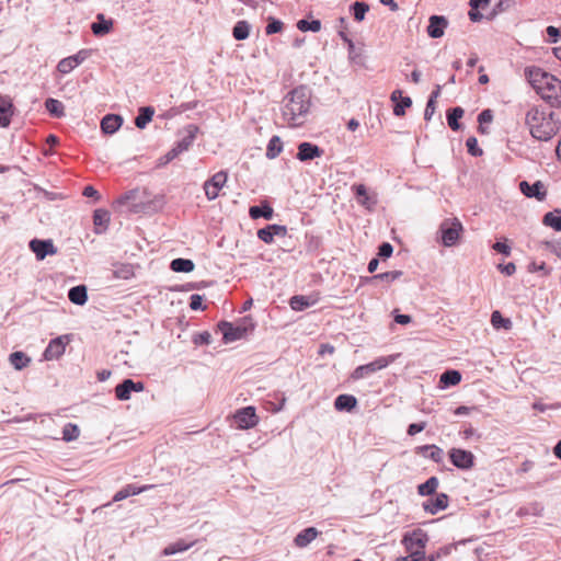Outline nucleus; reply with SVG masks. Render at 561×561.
<instances>
[{"instance_id": "nucleus-21", "label": "nucleus", "mask_w": 561, "mask_h": 561, "mask_svg": "<svg viewBox=\"0 0 561 561\" xmlns=\"http://www.w3.org/2000/svg\"><path fill=\"white\" fill-rule=\"evenodd\" d=\"M84 53L79 51L73 56H69L67 58L61 59L57 65V69L60 73L67 75L70 71H72L76 67H78L84 60Z\"/></svg>"}, {"instance_id": "nucleus-44", "label": "nucleus", "mask_w": 561, "mask_h": 561, "mask_svg": "<svg viewBox=\"0 0 561 561\" xmlns=\"http://www.w3.org/2000/svg\"><path fill=\"white\" fill-rule=\"evenodd\" d=\"M529 82L535 88V83H541L542 76H551L548 72L542 71L540 68H528L526 70Z\"/></svg>"}, {"instance_id": "nucleus-49", "label": "nucleus", "mask_w": 561, "mask_h": 561, "mask_svg": "<svg viewBox=\"0 0 561 561\" xmlns=\"http://www.w3.org/2000/svg\"><path fill=\"white\" fill-rule=\"evenodd\" d=\"M195 264L192 260L178 257V273H191Z\"/></svg>"}, {"instance_id": "nucleus-50", "label": "nucleus", "mask_w": 561, "mask_h": 561, "mask_svg": "<svg viewBox=\"0 0 561 561\" xmlns=\"http://www.w3.org/2000/svg\"><path fill=\"white\" fill-rule=\"evenodd\" d=\"M192 341L195 345H208L211 341V335L207 331L195 333Z\"/></svg>"}, {"instance_id": "nucleus-55", "label": "nucleus", "mask_w": 561, "mask_h": 561, "mask_svg": "<svg viewBox=\"0 0 561 561\" xmlns=\"http://www.w3.org/2000/svg\"><path fill=\"white\" fill-rule=\"evenodd\" d=\"M546 248L561 260V240L545 242Z\"/></svg>"}, {"instance_id": "nucleus-29", "label": "nucleus", "mask_w": 561, "mask_h": 561, "mask_svg": "<svg viewBox=\"0 0 561 561\" xmlns=\"http://www.w3.org/2000/svg\"><path fill=\"white\" fill-rule=\"evenodd\" d=\"M68 298L76 305H83L88 299L87 288L83 285L72 287L68 293Z\"/></svg>"}, {"instance_id": "nucleus-63", "label": "nucleus", "mask_w": 561, "mask_h": 561, "mask_svg": "<svg viewBox=\"0 0 561 561\" xmlns=\"http://www.w3.org/2000/svg\"><path fill=\"white\" fill-rule=\"evenodd\" d=\"M499 268L503 274H505L507 276H511L516 272V265L513 262H510L505 265L500 264Z\"/></svg>"}, {"instance_id": "nucleus-40", "label": "nucleus", "mask_w": 561, "mask_h": 561, "mask_svg": "<svg viewBox=\"0 0 561 561\" xmlns=\"http://www.w3.org/2000/svg\"><path fill=\"white\" fill-rule=\"evenodd\" d=\"M46 110L55 117H61L65 115L64 104L56 99H47L45 102Z\"/></svg>"}, {"instance_id": "nucleus-45", "label": "nucleus", "mask_w": 561, "mask_h": 561, "mask_svg": "<svg viewBox=\"0 0 561 561\" xmlns=\"http://www.w3.org/2000/svg\"><path fill=\"white\" fill-rule=\"evenodd\" d=\"M401 275H402L401 271H390V272H385V273H380V274L374 275V276H371V277H369L367 279L370 280V282L380 279V280H386L388 283H391V282L400 278Z\"/></svg>"}, {"instance_id": "nucleus-58", "label": "nucleus", "mask_w": 561, "mask_h": 561, "mask_svg": "<svg viewBox=\"0 0 561 561\" xmlns=\"http://www.w3.org/2000/svg\"><path fill=\"white\" fill-rule=\"evenodd\" d=\"M492 121L493 112L490 108L483 110L478 116V122L480 125L489 124Z\"/></svg>"}, {"instance_id": "nucleus-38", "label": "nucleus", "mask_w": 561, "mask_h": 561, "mask_svg": "<svg viewBox=\"0 0 561 561\" xmlns=\"http://www.w3.org/2000/svg\"><path fill=\"white\" fill-rule=\"evenodd\" d=\"M154 111L150 106L141 107L139 114L135 119V124L138 128H145L146 125L152 119Z\"/></svg>"}, {"instance_id": "nucleus-5", "label": "nucleus", "mask_w": 561, "mask_h": 561, "mask_svg": "<svg viewBox=\"0 0 561 561\" xmlns=\"http://www.w3.org/2000/svg\"><path fill=\"white\" fill-rule=\"evenodd\" d=\"M541 83H535L537 93L553 107H561V80L554 76H542Z\"/></svg>"}, {"instance_id": "nucleus-12", "label": "nucleus", "mask_w": 561, "mask_h": 561, "mask_svg": "<svg viewBox=\"0 0 561 561\" xmlns=\"http://www.w3.org/2000/svg\"><path fill=\"white\" fill-rule=\"evenodd\" d=\"M68 342V335L58 336L51 340L44 352L45 359H58L65 353Z\"/></svg>"}, {"instance_id": "nucleus-35", "label": "nucleus", "mask_w": 561, "mask_h": 561, "mask_svg": "<svg viewBox=\"0 0 561 561\" xmlns=\"http://www.w3.org/2000/svg\"><path fill=\"white\" fill-rule=\"evenodd\" d=\"M313 304V300H310L308 297L300 295L293 296L289 300V306L295 311H302Z\"/></svg>"}, {"instance_id": "nucleus-8", "label": "nucleus", "mask_w": 561, "mask_h": 561, "mask_svg": "<svg viewBox=\"0 0 561 561\" xmlns=\"http://www.w3.org/2000/svg\"><path fill=\"white\" fill-rule=\"evenodd\" d=\"M233 420L238 428L249 430L254 427L259 423V417L253 407H245L239 409L233 414Z\"/></svg>"}, {"instance_id": "nucleus-37", "label": "nucleus", "mask_w": 561, "mask_h": 561, "mask_svg": "<svg viewBox=\"0 0 561 561\" xmlns=\"http://www.w3.org/2000/svg\"><path fill=\"white\" fill-rule=\"evenodd\" d=\"M463 110L459 106L453 107L447 113V122L448 126L453 130H458L460 128L459 119L463 116Z\"/></svg>"}, {"instance_id": "nucleus-10", "label": "nucleus", "mask_w": 561, "mask_h": 561, "mask_svg": "<svg viewBox=\"0 0 561 561\" xmlns=\"http://www.w3.org/2000/svg\"><path fill=\"white\" fill-rule=\"evenodd\" d=\"M227 173L219 171L204 183V191L209 201L219 196V192L227 183Z\"/></svg>"}, {"instance_id": "nucleus-62", "label": "nucleus", "mask_w": 561, "mask_h": 561, "mask_svg": "<svg viewBox=\"0 0 561 561\" xmlns=\"http://www.w3.org/2000/svg\"><path fill=\"white\" fill-rule=\"evenodd\" d=\"M175 158V149H171L164 157L160 158L157 167H163Z\"/></svg>"}, {"instance_id": "nucleus-6", "label": "nucleus", "mask_w": 561, "mask_h": 561, "mask_svg": "<svg viewBox=\"0 0 561 561\" xmlns=\"http://www.w3.org/2000/svg\"><path fill=\"white\" fill-rule=\"evenodd\" d=\"M463 230V227L459 219L457 218H448L442 221L439 226L440 241L447 247H454Z\"/></svg>"}, {"instance_id": "nucleus-36", "label": "nucleus", "mask_w": 561, "mask_h": 561, "mask_svg": "<svg viewBox=\"0 0 561 561\" xmlns=\"http://www.w3.org/2000/svg\"><path fill=\"white\" fill-rule=\"evenodd\" d=\"M98 18H99L100 22L93 23L91 28H92V32L94 33V35L103 36L112 30L113 22L111 20H104L103 15H101V14Z\"/></svg>"}, {"instance_id": "nucleus-28", "label": "nucleus", "mask_w": 561, "mask_h": 561, "mask_svg": "<svg viewBox=\"0 0 561 561\" xmlns=\"http://www.w3.org/2000/svg\"><path fill=\"white\" fill-rule=\"evenodd\" d=\"M9 362L16 370H22L30 365L31 357L25 353L18 351L10 354Z\"/></svg>"}, {"instance_id": "nucleus-60", "label": "nucleus", "mask_w": 561, "mask_h": 561, "mask_svg": "<svg viewBox=\"0 0 561 561\" xmlns=\"http://www.w3.org/2000/svg\"><path fill=\"white\" fill-rule=\"evenodd\" d=\"M115 275H116L117 277H122V278L127 279V278L131 277V276L134 275V273H133V271H131V267H130V266H128V265H124V266H122V267H119V268H117V270L115 271Z\"/></svg>"}, {"instance_id": "nucleus-34", "label": "nucleus", "mask_w": 561, "mask_h": 561, "mask_svg": "<svg viewBox=\"0 0 561 561\" xmlns=\"http://www.w3.org/2000/svg\"><path fill=\"white\" fill-rule=\"evenodd\" d=\"M439 481L436 477H431L424 483L417 486V492L422 496L432 495L436 492Z\"/></svg>"}, {"instance_id": "nucleus-24", "label": "nucleus", "mask_w": 561, "mask_h": 561, "mask_svg": "<svg viewBox=\"0 0 561 561\" xmlns=\"http://www.w3.org/2000/svg\"><path fill=\"white\" fill-rule=\"evenodd\" d=\"M319 531L314 527H308L304 530H301L296 537H295V545L299 548L307 547L311 541H313Z\"/></svg>"}, {"instance_id": "nucleus-41", "label": "nucleus", "mask_w": 561, "mask_h": 561, "mask_svg": "<svg viewBox=\"0 0 561 561\" xmlns=\"http://www.w3.org/2000/svg\"><path fill=\"white\" fill-rule=\"evenodd\" d=\"M80 436V428L77 424L67 423L62 428V439L65 442H72Z\"/></svg>"}, {"instance_id": "nucleus-16", "label": "nucleus", "mask_w": 561, "mask_h": 561, "mask_svg": "<svg viewBox=\"0 0 561 561\" xmlns=\"http://www.w3.org/2000/svg\"><path fill=\"white\" fill-rule=\"evenodd\" d=\"M323 154V150L314 144L304 141L298 145L297 159L309 161Z\"/></svg>"}, {"instance_id": "nucleus-26", "label": "nucleus", "mask_w": 561, "mask_h": 561, "mask_svg": "<svg viewBox=\"0 0 561 561\" xmlns=\"http://www.w3.org/2000/svg\"><path fill=\"white\" fill-rule=\"evenodd\" d=\"M425 451H430L428 458L436 463H440L444 459V451L436 445H423L416 448V454L425 455Z\"/></svg>"}, {"instance_id": "nucleus-17", "label": "nucleus", "mask_w": 561, "mask_h": 561, "mask_svg": "<svg viewBox=\"0 0 561 561\" xmlns=\"http://www.w3.org/2000/svg\"><path fill=\"white\" fill-rule=\"evenodd\" d=\"M198 133V127L194 124H188L185 128L180 131L181 139L178 140V154L186 151L190 146L193 144L196 135Z\"/></svg>"}, {"instance_id": "nucleus-56", "label": "nucleus", "mask_w": 561, "mask_h": 561, "mask_svg": "<svg viewBox=\"0 0 561 561\" xmlns=\"http://www.w3.org/2000/svg\"><path fill=\"white\" fill-rule=\"evenodd\" d=\"M393 252V247L389 242H382L378 248V255L382 259L390 257Z\"/></svg>"}, {"instance_id": "nucleus-31", "label": "nucleus", "mask_w": 561, "mask_h": 561, "mask_svg": "<svg viewBox=\"0 0 561 561\" xmlns=\"http://www.w3.org/2000/svg\"><path fill=\"white\" fill-rule=\"evenodd\" d=\"M542 222L546 226L553 228L556 231H561V210L554 209L547 213L543 216Z\"/></svg>"}, {"instance_id": "nucleus-32", "label": "nucleus", "mask_w": 561, "mask_h": 561, "mask_svg": "<svg viewBox=\"0 0 561 561\" xmlns=\"http://www.w3.org/2000/svg\"><path fill=\"white\" fill-rule=\"evenodd\" d=\"M461 375L458 370H446L440 375L439 382L444 387L456 386L460 382Z\"/></svg>"}, {"instance_id": "nucleus-23", "label": "nucleus", "mask_w": 561, "mask_h": 561, "mask_svg": "<svg viewBox=\"0 0 561 561\" xmlns=\"http://www.w3.org/2000/svg\"><path fill=\"white\" fill-rule=\"evenodd\" d=\"M123 124V118L118 115L108 114L101 122V129L105 134H114Z\"/></svg>"}, {"instance_id": "nucleus-15", "label": "nucleus", "mask_w": 561, "mask_h": 561, "mask_svg": "<svg viewBox=\"0 0 561 561\" xmlns=\"http://www.w3.org/2000/svg\"><path fill=\"white\" fill-rule=\"evenodd\" d=\"M287 234V228L282 225H268L257 231V238L264 243L271 244L274 242V237H285Z\"/></svg>"}, {"instance_id": "nucleus-11", "label": "nucleus", "mask_w": 561, "mask_h": 561, "mask_svg": "<svg viewBox=\"0 0 561 561\" xmlns=\"http://www.w3.org/2000/svg\"><path fill=\"white\" fill-rule=\"evenodd\" d=\"M28 247L38 261H43L47 255L57 254V248L55 247L51 239H33L30 241Z\"/></svg>"}, {"instance_id": "nucleus-53", "label": "nucleus", "mask_w": 561, "mask_h": 561, "mask_svg": "<svg viewBox=\"0 0 561 561\" xmlns=\"http://www.w3.org/2000/svg\"><path fill=\"white\" fill-rule=\"evenodd\" d=\"M283 28V23L279 20L271 19L268 24L266 25L265 32L266 34H275L280 32Z\"/></svg>"}, {"instance_id": "nucleus-27", "label": "nucleus", "mask_w": 561, "mask_h": 561, "mask_svg": "<svg viewBox=\"0 0 561 561\" xmlns=\"http://www.w3.org/2000/svg\"><path fill=\"white\" fill-rule=\"evenodd\" d=\"M249 215L252 219L265 218L271 220L274 215L273 208L268 204H262L260 206H252L249 209Z\"/></svg>"}, {"instance_id": "nucleus-48", "label": "nucleus", "mask_w": 561, "mask_h": 561, "mask_svg": "<svg viewBox=\"0 0 561 561\" xmlns=\"http://www.w3.org/2000/svg\"><path fill=\"white\" fill-rule=\"evenodd\" d=\"M468 152L473 157H480L483 154V150L478 146L476 137H469L466 141Z\"/></svg>"}, {"instance_id": "nucleus-51", "label": "nucleus", "mask_w": 561, "mask_h": 561, "mask_svg": "<svg viewBox=\"0 0 561 561\" xmlns=\"http://www.w3.org/2000/svg\"><path fill=\"white\" fill-rule=\"evenodd\" d=\"M0 113L1 114H13V104L10 98L0 95Z\"/></svg>"}, {"instance_id": "nucleus-52", "label": "nucleus", "mask_w": 561, "mask_h": 561, "mask_svg": "<svg viewBox=\"0 0 561 561\" xmlns=\"http://www.w3.org/2000/svg\"><path fill=\"white\" fill-rule=\"evenodd\" d=\"M533 408L535 410H537L538 412H540V413H545L548 410H558V409H560L561 408V402H556V403H552V404H546V403H542L541 401H536L533 404Z\"/></svg>"}, {"instance_id": "nucleus-33", "label": "nucleus", "mask_w": 561, "mask_h": 561, "mask_svg": "<svg viewBox=\"0 0 561 561\" xmlns=\"http://www.w3.org/2000/svg\"><path fill=\"white\" fill-rule=\"evenodd\" d=\"M283 150V142L278 136H273L266 147L265 156L268 159H275Z\"/></svg>"}, {"instance_id": "nucleus-39", "label": "nucleus", "mask_w": 561, "mask_h": 561, "mask_svg": "<svg viewBox=\"0 0 561 561\" xmlns=\"http://www.w3.org/2000/svg\"><path fill=\"white\" fill-rule=\"evenodd\" d=\"M250 24L247 21H238L232 30V35L237 41H243L249 37Z\"/></svg>"}, {"instance_id": "nucleus-46", "label": "nucleus", "mask_w": 561, "mask_h": 561, "mask_svg": "<svg viewBox=\"0 0 561 561\" xmlns=\"http://www.w3.org/2000/svg\"><path fill=\"white\" fill-rule=\"evenodd\" d=\"M352 9H353V14H354V19L357 21V22H360L365 19V15L366 13L368 12L369 10V7L367 3L365 2H359V1H356L353 5H352Z\"/></svg>"}, {"instance_id": "nucleus-4", "label": "nucleus", "mask_w": 561, "mask_h": 561, "mask_svg": "<svg viewBox=\"0 0 561 561\" xmlns=\"http://www.w3.org/2000/svg\"><path fill=\"white\" fill-rule=\"evenodd\" d=\"M254 327L255 323L250 316L242 318L237 324L228 321L218 323V328L226 343L243 339L249 332L254 330Z\"/></svg>"}, {"instance_id": "nucleus-18", "label": "nucleus", "mask_w": 561, "mask_h": 561, "mask_svg": "<svg viewBox=\"0 0 561 561\" xmlns=\"http://www.w3.org/2000/svg\"><path fill=\"white\" fill-rule=\"evenodd\" d=\"M519 188L525 196L535 197L538 201H543L547 194L545 186L540 181H537L534 184H529L527 181H522L519 183Z\"/></svg>"}, {"instance_id": "nucleus-19", "label": "nucleus", "mask_w": 561, "mask_h": 561, "mask_svg": "<svg viewBox=\"0 0 561 561\" xmlns=\"http://www.w3.org/2000/svg\"><path fill=\"white\" fill-rule=\"evenodd\" d=\"M448 506V496L445 493H438L434 499H428L423 503V508L425 512L435 515L438 512L447 508Z\"/></svg>"}, {"instance_id": "nucleus-22", "label": "nucleus", "mask_w": 561, "mask_h": 561, "mask_svg": "<svg viewBox=\"0 0 561 561\" xmlns=\"http://www.w3.org/2000/svg\"><path fill=\"white\" fill-rule=\"evenodd\" d=\"M151 488H152V485L127 484L114 494L113 501L114 502L123 501L131 495L140 494Z\"/></svg>"}, {"instance_id": "nucleus-13", "label": "nucleus", "mask_w": 561, "mask_h": 561, "mask_svg": "<svg viewBox=\"0 0 561 561\" xmlns=\"http://www.w3.org/2000/svg\"><path fill=\"white\" fill-rule=\"evenodd\" d=\"M144 389L145 386L142 382H135L131 379H125L122 383L115 387V397L121 401H126L130 399L133 391L141 392Z\"/></svg>"}, {"instance_id": "nucleus-42", "label": "nucleus", "mask_w": 561, "mask_h": 561, "mask_svg": "<svg viewBox=\"0 0 561 561\" xmlns=\"http://www.w3.org/2000/svg\"><path fill=\"white\" fill-rule=\"evenodd\" d=\"M491 323H492L493 328H495V329L503 328V329L508 330L512 327L511 320L507 319V318H504L501 314V312L497 311V310L492 312V314H491Z\"/></svg>"}, {"instance_id": "nucleus-57", "label": "nucleus", "mask_w": 561, "mask_h": 561, "mask_svg": "<svg viewBox=\"0 0 561 561\" xmlns=\"http://www.w3.org/2000/svg\"><path fill=\"white\" fill-rule=\"evenodd\" d=\"M492 249L499 253H502L506 256H508L511 254V245H508L506 243V241L504 242H501V241H497L495 242L493 245H492Z\"/></svg>"}, {"instance_id": "nucleus-14", "label": "nucleus", "mask_w": 561, "mask_h": 561, "mask_svg": "<svg viewBox=\"0 0 561 561\" xmlns=\"http://www.w3.org/2000/svg\"><path fill=\"white\" fill-rule=\"evenodd\" d=\"M402 541L405 545L407 550L409 551H414L416 549L424 551L426 542L428 541V537L425 533L417 529L411 534L404 535Z\"/></svg>"}, {"instance_id": "nucleus-7", "label": "nucleus", "mask_w": 561, "mask_h": 561, "mask_svg": "<svg viewBox=\"0 0 561 561\" xmlns=\"http://www.w3.org/2000/svg\"><path fill=\"white\" fill-rule=\"evenodd\" d=\"M392 362H393V357L392 356H389V357H378L377 359H375L371 363H368V364L360 365V366L356 367L354 369V371L352 373L351 377L354 380L364 379V378L373 375L374 373L386 368Z\"/></svg>"}, {"instance_id": "nucleus-47", "label": "nucleus", "mask_w": 561, "mask_h": 561, "mask_svg": "<svg viewBox=\"0 0 561 561\" xmlns=\"http://www.w3.org/2000/svg\"><path fill=\"white\" fill-rule=\"evenodd\" d=\"M412 105V100L409 96L402 98L400 102H397L393 107V114L396 116H402L405 113V108Z\"/></svg>"}, {"instance_id": "nucleus-20", "label": "nucleus", "mask_w": 561, "mask_h": 561, "mask_svg": "<svg viewBox=\"0 0 561 561\" xmlns=\"http://www.w3.org/2000/svg\"><path fill=\"white\" fill-rule=\"evenodd\" d=\"M448 22L445 16L432 15L427 26V34L432 38H439L444 35Z\"/></svg>"}, {"instance_id": "nucleus-64", "label": "nucleus", "mask_w": 561, "mask_h": 561, "mask_svg": "<svg viewBox=\"0 0 561 561\" xmlns=\"http://www.w3.org/2000/svg\"><path fill=\"white\" fill-rule=\"evenodd\" d=\"M435 110H436V103L427 101L426 107L424 111V119L430 121L432 118V116L434 115Z\"/></svg>"}, {"instance_id": "nucleus-9", "label": "nucleus", "mask_w": 561, "mask_h": 561, "mask_svg": "<svg viewBox=\"0 0 561 561\" xmlns=\"http://www.w3.org/2000/svg\"><path fill=\"white\" fill-rule=\"evenodd\" d=\"M449 459L456 468L461 470H469L474 466V455L461 448H451Z\"/></svg>"}, {"instance_id": "nucleus-1", "label": "nucleus", "mask_w": 561, "mask_h": 561, "mask_svg": "<svg viewBox=\"0 0 561 561\" xmlns=\"http://www.w3.org/2000/svg\"><path fill=\"white\" fill-rule=\"evenodd\" d=\"M311 107V93L305 85L288 92L282 102V118L289 127H300L307 121Z\"/></svg>"}, {"instance_id": "nucleus-61", "label": "nucleus", "mask_w": 561, "mask_h": 561, "mask_svg": "<svg viewBox=\"0 0 561 561\" xmlns=\"http://www.w3.org/2000/svg\"><path fill=\"white\" fill-rule=\"evenodd\" d=\"M355 193L358 197H364L363 201H360L362 205H367L368 196H367V190L365 185L358 184L354 186Z\"/></svg>"}, {"instance_id": "nucleus-30", "label": "nucleus", "mask_w": 561, "mask_h": 561, "mask_svg": "<svg viewBox=\"0 0 561 561\" xmlns=\"http://www.w3.org/2000/svg\"><path fill=\"white\" fill-rule=\"evenodd\" d=\"M93 222L96 227V232L105 230L110 222V213L105 209H96L93 214Z\"/></svg>"}, {"instance_id": "nucleus-59", "label": "nucleus", "mask_w": 561, "mask_h": 561, "mask_svg": "<svg viewBox=\"0 0 561 561\" xmlns=\"http://www.w3.org/2000/svg\"><path fill=\"white\" fill-rule=\"evenodd\" d=\"M426 426V423L425 422H421V423H412L408 426V430H407V433L408 435L410 436H414L416 435L417 433L422 432Z\"/></svg>"}, {"instance_id": "nucleus-43", "label": "nucleus", "mask_w": 561, "mask_h": 561, "mask_svg": "<svg viewBox=\"0 0 561 561\" xmlns=\"http://www.w3.org/2000/svg\"><path fill=\"white\" fill-rule=\"evenodd\" d=\"M297 27L301 32H319L321 30V22L319 20H299L297 23Z\"/></svg>"}, {"instance_id": "nucleus-3", "label": "nucleus", "mask_w": 561, "mask_h": 561, "mask_svg": "<svg viewBox=\"0 0 561 561\" xmlns=\"http://www.w3.org/2000/svg\"><path fill=\"white\" fill-rule=\"evenodd\" d=\"M116 204L122 211L131 214H147L157 209V201L146 188H136L119 197Z\"/></svg>"}, {"instance_id": "nucleus-25", "label": "nucleus", "mask_w": 561, "mask_h": 561, "mask_svg": "<svg viewBox=\"0 0 561 561\" xmlns=\"http://www.w3.org/2000/svg\"><path fill=\"white\" fill-rule=\"evenodd\" d=\"M357 404V399L352 394H340L334 400V408L337 411H351Z\"/></svg>"}, {"instance_id": "nucleus-2", "label": "nucleus", "mask_w": 561, "mask_h": 561, "mask_svg": "<svg viewBox=\"0 0 561 561\" xmlns=\"http://www.w3.org/2000/svg\"><path fill=\"white\" fill-rule=\"evenodd\" d=\"M525 124L530 135L540 141L552 139L561 128V122L554 112L536 105L526 112Z\"/></svg>"}, {"instance_id": "nucleus-54", "label": "nucleus", "mask_w": 561, "mask_h": 561, "mask_svg": "<svg viewBox=\"0 0 561 561\" xmlns=\"http://www.w3.org/2000/svg\"><path fill=\"white\" fill-rule=\"evenodd\" d=\"M203 296L194 294L190 298V307L192 310H204L206 307L203 305Z\"/></svg>"}]
</instances>
